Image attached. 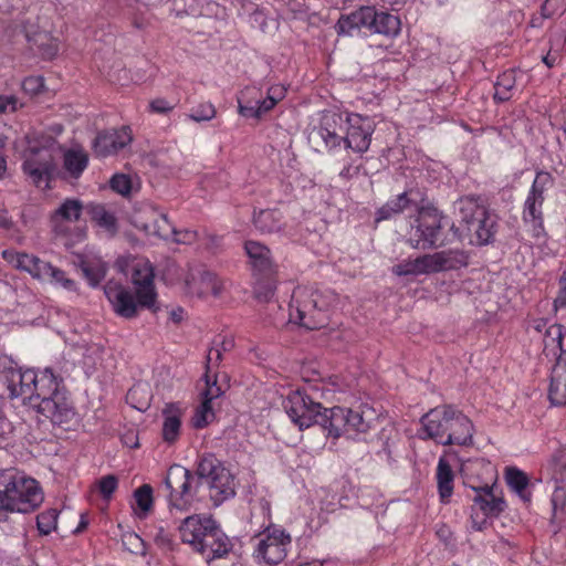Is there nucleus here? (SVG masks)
Here are the masks:
<instances>
[{"mask_svg": "<svg viewBox=\"0 0 566 566\" xmlns=\"http://www.w3.org/2000/svg\"><path fill=\"white\" fill-rule=\"evenodd\" d=\"M458 224L452 222L457 242L468 241L473 245H485L493 241L497 218L491 212L481 196H464L457 201Z\"/></svg>", "mask_w": 566, "mask_h": 566, "instance_id": "obj_1", "label": "nucleus"}, {"mask_svg": "<svg viewBox=\"0 0 566 566\" xmlns=\"http://www.w3.org/2000/svg\"><path fill=\"white\" fill-rule=\"evenodd\" d=\"M423 439L442 446H469L473 440V423L460 410L444 405L432 408L421 418Z\"/></svg>", "mask_w": 566, "mask_h": 566, "instance_id": "obj_2", "label": "nucleus"}, {"mask_svg": "<svg viewBox=\"0 0 566 566\" xmlns=\"http://www.w3.org/2000/svg\"><path fill=\"white\" fill-rule=\"evenodd\" d=\"M39 394L33 398L30 408L53 424L69 423L75 417V410L63 385V379L51 374L42 378Z\"/></svg>", "mask_w": 566, "mask_h": 566, "instance_id": "obj_3", "label": "nucleus"}, {"mask_svg": "<svg viewBox=\"0 0 566 566\" xmlns=\"http://www.w3.org/2000/svg\"><path fill=\"white\" fill-rule=\"evenodd\" d=\"M0 367V396L21 399L29 408L40 391L42 378H49L53 373L49 367L22 370L12 359H3Z\"/></svg>", "mask_w": 566, "mask_h": 566, "instance_id": "obj_4", "label": "nucleus"}, {"mask_svg": "<svg viewBox=\"0 0 566 566\" xmlns=\"http://www.w3.org/2000/svg\"><path fill=\"white\" fill-rule=\"evenodd\" d=\"M462 471L468 476L467 484L475 492L472 497L474 509L485 516L504 511V501L494 494L495 469L491 462L484 459L469 461L463 464Z\"/></svg>", "mask_w": 566, "mask_h": 566, "instance_id": "obj_5", "label": "nucleus"}, {"mask_svg": "<svg viewBox=\"0 0 566 566\" xmlns=\"http://www.w3.org/2000/svg\"><path fill=\"white\" fill-rule=\"evenodd\" d=\"M408 242L415 249H438L457 242L452 223L438 211L421 209L408 233Z\"/></svg>", "mask_w": 566, "mask_h": 566, "instance_id": "obj_6", "label": "nucleus"}, {"mask_svg": "<svg viewBox=\"0 0 566 566\" xmlns=\"http://www.w3.org/2000/svg\"><path fill=\"white\" fill-rule=\"evenodd\" d=\"M366 29L371 33L396 36L400 31L397 15L378 11L374 7H361L347 15H342L336 23L338 34H352L354 30Z\"/></svg>", "mask_w": 566, "mask_h": 566, "instance_id": "obj_7", "label": "nucleus"}, {"mask_svg": "<svg viewBox=\"0 0 566 566\" xmlns=\"http://www.w3.org/2000/svg\"><path fill=\"white\" fill-rule=\"evenodd\" d=\"M328 302L321 298L310 285H297L290 304V322L306 329H318L326 324Z\"/></svg>", "mask_w": 566, "mask_h": 566, "instance_id": "obj_8", "label": "nucleus"}, {"mask_svg": "<svg viewBox=\"0 0 566 566\" xmlns=\"http://www.w3.org/2000/svg\"><path fill=\"white\" fill-rule=\"evenodd\" d=\"M113 311L125 318H133L138 307L153 308L157 293L155 285H101Z\"/></svg>", "mask_w": 566, "mask_h": 566, "instance_id": "obj_9", "label": "nucleus"}, {"mask_svg": "<svg viewBox=\"0 0 566 566\" xmlns=\"http://www.w3.org/2000/svg\"><path fill=\"white\" fill-rule=\"evenodd\" d=\"M468 256L462 251H441L424 254L413 260H405L392 266L397 276L430 274L458 269L467 264Z\"/></svg>", "mask_w": 566, "mask_h": 566, "instance_id": "obj_10", "label": "nucleus"}, {"mask_svg": "<svg viewBox=\"0 0 566 566\" xmlns=\"http://www.w3.org/2000/svg\"><path fill=\"white\" fill-rule=\"evenodd\" d=\"M202 479L179 464L169 468L165 485L169 491L168 506L170 512L185 513L195 502L197 491Z\"/></svg>", "mask_w": 566, "mask_h": 566, "instance_id": "obj_11", "label": "nucleus"}, {"mask_svg": "<svg viewBox=\"0 0 566 566\" xmlns=\"http://www.w3.org/2000/svg\"><path fill=\"white\" fill-rule=\"evenodd\" d=\"M197 474L208 485L209 496L214 506H219L235 494L233 476L214 455L206 454L200 459Z\"/></svg>", "mask_w": 566, "mask_h": 566, "instance_id": "obj_12", "label": "nucleus"}, {"mask_svg": "<svg viewBox=\"0 0 566 566\" xmlns=\"http://www.w3.org/2000/svg\"><path fill=\"white\" fill-rule=\"evenodd\" d=\"M0 486H3L14 512H32L43 501L38 482L22 474H3L0 478Z\"/></svg>", "mask_w": 566, "mask_h": 566, "instance_id": "obj_13", "label": "nucleus"}, {"mask_svg": "<svg viewBox=\"0 0 566 566\" xmlns=\"http://www.w3.org/2000/svg\"><path fill=\"white\" fill-rule=\"evenodd\" d=\"M253 557L258 563L277 565L287 554L291 536L277 525H269L253 538Z\"/></svg>", "mask_w": 566, "mask_h": 566, "instance_id": "obj_14", "label": "nucleus"}, {"mask_svg": "<svg viewBox=\"0 0 566 566\" xmlns=\"http://www.w3.org/2000/svg\"><path fill=\"white\" fill-rule=\"evenodd\" d=\"M2 256L15 269L30 273L34 280L51 281L54 283H73L72 280L65 277L62 270L34 255L4 250Z\"/></svg>", "mask_w": 566, "mask_h": 566, "instance_id": "obj_15", "label": "nucleus"}, {"mask_svg": "<svg viewBox=\"0 0 566 566\" xmlns=\"http://www.w3.org/2000/svg\"><path fill=\"white\" fill-rule=\"evenodd\" d=\"M284 408L292 422L300 430H304L313 424H319L324 407L305 392L295 390L287 396Z\"/></svg>", "mask_w": 566, "mask_h": 566, "instance_id": "obj_16", "label": "nucleus"}, {"mask_svg": "<svg viewBox=\"0 0 566 566\" xmlns=\"http://www.w3.org/2000/svg\"><path fill=\"white\" fill-rule=\"evenodd\" d=\"M555 184L553 175L545 170H537L524 202L523 219L532 222L534 228L543 229V203L544 193Z\"/></svg>", "mask_w": 566, "mask_h": 566, "instance_id": "obj_17", "label": "nucleus"}, {"mask_svg": "<svg viewBox=\"0 0 566 566\" xmlns=\"http://www.w3.org/2000/svg\"><path fill=\"white\" fill-rule=\"evenodd\" d=\"M22 169L36 187L46 188L54 171L53 157L48 149H31Z\"/></svg>", "mask_w": 566, "mask_h": 566, "instance_id": "obj_18", "label": "nucleus"}, {"mask_svg": "<svg viewBox=\"0 0 566 566\" xmlns=\"http://www.w3.org/2000/svg\"><path fill=\"white\" fill-rule=\"evenodd\" d=\"M346 120L348 124L347 134L344 137L346 147L360 155L366 153L374 133L373 122L359 114H350Z\"/></svg>", "mask_w": 566, "mask_h": 566, "instance_id": "obj_19", "label": "nucleus"}, {"mask_svg": "<svg viewBox=\"0 0 566 566\" xmlns=\"http://www.w3.org/2000/svg\"><path fill=\"white\" fill-rule=\"evenodd\" d=\"M114 268L130 283H154L155 269L151 262L137 255H120L116 259Z\"/></svg>", "mask_w": 566, "mask_h": 566, "instance_id": "obj_20", "label": "nucleus"}, {"mask_svg": "<svg viewBox=\"0 0 566 566\" xmlns=\"http://www.w3.org/2000/svg\"><path fill=\"white\" fill-rule=\"evenodd\" d=\"M213 521L210 515L206 514H193L185 517L178 526L181 542L198 553L199 547L202 548V541L208 535Z\"/></svg>", "mask_w": 566, "mask_h": 566, "instance_id": "obj_21", "label": "nucleus"}, {"mask_svg": "<svg viewBox=\"0 0 566 566\" xmlns=\"http://www.w3.org/2000/svg\"><path fill=\"white\" fill-rule=\"evenodd\" d=\"M133 140L129 126H122L118 129L99 132L94 142L93 150L97 157H108L117 154Z\"/></svg>", "mask_w": 566, "mask_h": 566, "instance_id": "obj_22", "label": "nucleus"}, {"mask_svg": "<svg viewBox=\"0 0 566 566\" xmlns=\"http://www.w3.org/2000/svg\"><path fill=\"white\" fill-rule=\"evenodd\" d=\"M134 224L147 235L157 237L164 240L172 239L175 228L166 214L150 209L135 217Z\"/></svg>", "mask_w": 566, "mask_h": 566, "instance_id": "obj_23", "label": "nucleus"}, {"mask_svg": "<svg viewBox=\"0 0 566 566\" xmlns=\"http://www.w3.org/2000/svg\"><path fill=\"white\" fill-rule=\"evenodd\" d=\"M232 548L230 538L223 533L218 523L213 521L208 535L202 541V548L198 553L208 562L222 558Z\"/></svg>", "mask_w": 566, "mask_h": 566, "instance_id": "obj_24", "label": "nucleus"}, {"mask_svg": "<svg viewBox=\"0 0 566 566\" xmlns=\"http://www.w3.org/2000/svg\"><path fill=\"white\" fill-rule=\"evenodd\" d=\"M548 398L554 406L566 405V353L559 355L552 369Z\"/></svg>", "mask_w": 566, "mask_h": 566, "instance_id": "obj_25", "label": "nucleus"}, {"mask_svg": "<svg viewBox=\"0 0 566 566\" xmlns=\"http://www.w3.org/2000/svg\"><path fill=\"white\" fill-rule=\"evenodd\" d=\"M348 408L333 407L323 408L319 426L327 430L328 436L339 438L342 434H348Z\"/></svg>", "mask_w": 566, "mask_h": 566, "instance_id": "obj_26", "label": "nucleus"}, {"mask_svg": "<svg viewBox=\"0 0 566 566\" xmlns=\"http://www.w3.org/2000/svg\"><path fill=\"white\" fill-rule=\"evenodd\" d=\"M348 436L367 432L376 420V411L367 405H360L355 409L348 408Z\"/></svg>", "mask_w": 566, "mask_h": 566, "instance_id": "obj_27", "label": "nucleus"}, {"mask_svg": "<svg viewBox=\"0 0 566 566\" xmlns=\"http://www.w3.org/2000/svg\"><path fill=\"white\" fill-rule=\"evenodd\" d=\"M182 411L175 403L167 405L163 410V438L166 442H175L180 432Z\"/></svg>", "mask_w": 566, "mask_h": 566, "instance_id": "obj_28", "label": "nucleus"}, {"mask_svg": "<svg viewBox=\"0 0 566 566\" xmlns=\"http://www.w3.org/2000/svg\"><path fill=\"white\" fill-rule=\"evenodd\" d=\"M83 211V205L78 199H65L51 214V222L56 230L62 222L77 221Z\"/></svg>", "mask_w": 566, "mask_h": 566, "instance_id": "obj_29", "label": "nucleus"}, {"mask_svg": "<svg viewBox=\"0 0 566 566\" xmlns=\"http://www.w3.org/2000/svg\"><path fill=\"white\" fill-rule=\"evenodd\" d=\"M454 474L444 458H440L437 467V483L440 500L447 503L453 493Z\"/></svg>", "mask_w": 566, "mask_h": 566, "instance_id": "obj_30", "label": "nucleus"}, {"mask_svg": "<svg viewBox=\"0 0 566 566\" xmlns=\"http://www.w3.org/2000/svg\"><path fill=\"white\" fill-rule=\"evenodd\" d=\"M411 192L405 191L398 195L395 199L387 201L376 212V221L388 220L409 208L413 202L410 198Z\"/></svg>", "mask_w": 566, "mask_h": 566, "instance_id": "obj_31", "label": "nucleus"}, {"mask_svg": "<svg viewBox=\"0 0 566 566\" xmlns=\"http://www.w3.org/2000/svg\"><path fill=\"white\" fill-rule=\"evenodd\" d=\"M245 252L251 260L252 265L259 271H268L271 268V252L269 248L256 241H247Z\"/></svg>", "mask_w": 566, "mask_h": 566, "instance_id": "obj_32", "label": "nucleus"}, {"mask_svg": "<svg viewBox=\"0 0 566 566\" xmlns=\"http://www.w3.org/2000/svg\"><path fill=\"white\" fill-rule=\"evenodd\" d=\"M564 336V326L560 324L551 325L544 335V349L543 353L546 357H559L565 352L562 348Z\"/></svg>", "mask_w": 566, "mask_h": 566, "instance_id": "obj_33", "label": "nucleus"}, {"mask_svg": "<svg viewBox=\"0 0 566 566\" xmlns=\"http://www.w3.org/2000/svg\"><path fill=\"white\" fill-rule=\"evenodd\" d=\"M63 164L72 177L78 178L88 165V155L83 149H69L64 153Z\"/></svg>", "mask_w": 566, "mask_h": 566, "instance_id": "obj_34", "label": "nucleus"}, {"mask_svg": "<svg viewBox=\"0 0 566 566\" xmlns=\"http://www.w3.org/2000/svg\"><path fill=\"white\" fill-rule=\"evenodd\" d=\"M83 275L90 283H99L107 273V263L101 258L92 256L83 259L80 263Z\"/></svg>", "mask_w": 566, "mask_h": 566, "instance_id": "obj_35", "label": "nucleus"}, {"mask_svg": "<svg viewBox=\"0 0 566 566\" xmlns=\"http://www.w3.org/2000/svg\"><path fill=\"white\" fill-rule=\"evenodd\" d=\"M505 479L507 485L524 501H531V493L527 491L528 478L527 475L516 468H509L506 470Z\"/></svg>", "mask_w": 566, "mask_h": 566, "instance_id": "obj_36", "label": "nucleus"}, {"mask_svg": "<svg viewBox=\"0 0 566 566\" xmlns=\"http://www.w3.org/2000/svg\"><path fill=\"white\" fill-rule=\"evenodd\" d=\"M516 77L514 70H507L499 75L495 83L494 99L496 102H506L512 97V91L515 88Z\"/></svg>", "mask_w": 566, "mask_h": 566, "instance_id": "obj_37", "label": "nucleus"}, {"mask_svg": "<svg viewBox=\"0 0 566 566\" xmlns=\"http://www.w3.org/2000/svg\"><path fill=\"white\" fill-rule=\"evenodd\" d=\"M552 520L559 525L566 523V490L564 486L555 485L552 494Z\"/></svg>", "mask_w": 566, "mask_h": 566, "instance_id": "obj_38", "label": "nucleus"}, {"mask_svg": "<svg viewBox=\"0 0 566 566\" xmlns=\"http://www.w3.org/2000/svg\"><path fill=\"white\" fill-rule=\"evenodd\" d=\"M253 223L262 233H272L281 228L277 213L273 210H261L254 214Z\"/></svg>", "mask_w": 566, "mask_h": 566, "instance_id": "obj_39", "label": "nucleus"}, {"mask_svg": "<svg viewBox=\"0 0 566 566\" xmlns=\"http://www.w3.org/2000/svg\"><path fill=\"white\" fill-rule=\"evenodd\" d=\"M186 293L191 298L210 302L222 294V285H185Z\"/></svg>", "mask_w": 566, "mask_h": 566, "instance_id": "obj_40", "label": "nucleus"}, {"mask_svg": "<svg viewBox=\"0 0 566 566\" xmlns=\"http://www.w3.org/2000/svg\"><path fill=\"white\" fill-rule=\"evenodd\" d=\"M92 220L95 221L99 227L105 228L109 232L116 231V218L113 213L108 212L104 206L95 205L90 210Z\"/></svg>", "mask_w": 566, "mask_h": 566, "instance_id": "obj_41", "label": "nucleus"}, {"mask_svg": "<svg viewBox=\"0 0 566 566\" xmlns=\"http://www.w3.org/2000/svg\"><path fill=\"white\" fill-rule=\"evenodd\" d=\"M214 419V411L212 405L208 401L202 400L200 406L196 409L192 417V424L197 429L205 428Z\"/></svg>", "mask_w": 566, "mask_h": 566, "instance_id": "obj_42", "label": "nucleus"}, {"mask_svg": "<svg viewBox=\"0 0 566 566\" xmlns=\"http://www.w3.org/2000/svg\"><path fill=\"white\" fill-rule=\"evenodd\" d=\"M57 511L54 509L42 512L36 517L38 530L41 534L48 535L56 528Z\"/></svg>", "mask_w": 566, "mask_h": 566, "instance_id": "obj_43", "label": "nucleus"}, {"mask_svg": "<svg viewBox=\"0 0 566 566\" xmlns=\"http://www.w3.org/2000/svg\"><path fill=\"white\" fill-rule=\"evenodd\" d=\"M123 545L133 554L144 555L146 553L144 539L134 532H127L122 536Z\"/></svg>", "mask_w": 566, "mask_h": 566, "instance_id": "obj_44", "label": "nucleus"}, {"mask_svg": "<svg viewBox=\"0 0 566 566\" xmlns=\"http://www.w3.org/2000/svg\"><path fill=\"white\" fill-rule=\"evenodd\" d=\"M117 486H118V480L113 474L102 476L96 482V488H97L99 494L103 496V499H105L107 501L112 497V495L116 491Z\"/></svg>", "mask_w": 566, "mask_h": 566, "instance_id": "obj_45", "label": "nucleus"}, {"mask_svg": "<svg viewBox=\"0 0 566 566\" xmlns=\"http://www.w3.org/2000/svg\"><path fill=\"white\" fill-rule=\"evenodd\" d=\"M137 506L143 512H148L153 506V489L149 484H144L135 491Z\"/></svg>", "mask_w": 566, "mask_h": 566, "instance_id": "obj_46", "label": "nucleus"}, {"mask_svg": "<svg viewBox=\"0 0 566 566\" xmlns=\"http://www.w3.org/2000/svg\"><path fill=\"white\" fill-rule=\"evenodd\" d=\"M232 346L231 340H222L221 347L217 345V347L210 348L208 355H207V373L210 371V368L212 366H218L222 359V352L229 349Z\"/></svg>", "mask_w": 566, "mask_h": 566, "instance_id": "obj_47", "label": "nucleus"}, {"mask_svg": "<svg viewBox=\"0 0 566 566\" xmlns=\"http://www.w3.org/2000/svg\"><path fill=\"white\" fill-rule=\"evenodd\" d=\"M216 116V108L211 103H203L192 108L189 117L195 122L210 120Z\"/></svg>", "mask_w": 566, "mask_h": 566, "instance_id": "obj_48", "label": "nucleus"}, {"mask_svg": "<svg viewBox=\"0 0 566 566\" xmlns=\"http://www.w3.org/2000/svg\"><path fill=\"white\" fill-rule=\"evenodd\" d=\"M111 188L123 196L128 195L132 189L130 178L124 174H116L111 179Z\"/></svg>", "mask_w": 566, "mask_h": 566, "instance_id": "obj_49", "label": "nucleus"}, {"mask_svg": "<svg viewBox=\"0 0 566 566\" xmlns=\"http://www.w3.org/2000/svg\"><path fill=\"white\" fill-rule=\"evenodd\" d=\"M216 280V274L205 265H200L190 272V281L200 283H212Z\"/></svg>", "mask_w": 566, "mask_h": 566, "instance_id": "obj_50", "label": "nucleus"}, {"mask_svg": "<svg viewBox=\"0 0 566 566\" xmlns=\"http://www.w3.org/2000/svg\"><path fill=\"white\" fill-rule=\"evenodd\" d=\"M318 133L325 145L329 148L339 146L342 140H344V137L339 136L336 132L331 130L328 127H321Z\"/></svg>", "mask_w": 566, "mask_h": 566, "instance_id": "obj_51", "label": "nucleus"}, {"mask_svg": "<svg viewBox=\"0 0 566 566\" xmlns=\"http://www.w3.org/2000/svg\"><path fill=\"white\" fill-rule=\"evenodd\" d=\"M222 395V389L217 385V381L210 382L209 375L206 374V390L202 396L205 401L212 403V400L217 399Z\"/></svg>", "mask_w": 566, "mask_h": 566, "instance_id": "obj_52", "label": "nucleus"}, {"mask_svg": "<svg viewBox=\"0 0 566 566\" xmlns=\"http://www.w3.org/2000/svg\"><path fill=\"white\" fill-rule=\"evenodd\" d=\"M198 238V233L195 230H176L172 234V241L176 243H182V244H191L193 243Z\"/></svg>", "mask_w": 566, "mask_h": 566, "instance_id": "obj_53", "label": "nucleus"}, {"mask_svg": "<svg viewBox=\"0 0 566 566\" xmlns=\"http://www.w3.org/2000/svg\"><path fill=\"white\" fill-rule=\"evenodd\" d=\"M22 88L30 94H38L43 88V78L41 76H29L22 82Z\"/></svg>", "mask_w": 566, "mask_h": 566, "instance_id": "obj_54", "label": "nucleus"}, {"mask_svg": "<svg viewBox=\"0 0 566 566\" xmlns=\"http://www.w3.org/2000/svg\"><path fill=\"white\" fill-rule=\"evenodd\" d=\"M149 108L154 113L166 114L174 109V105L165 98H155L149 103Z\"/></svg>", "mask_w": 566, "mask_h": 566, "instance_id": "obj_55", "label": "nucleus"}, {"mask_svg": "<svg viewBox=\"0 0 566 566\" xmlns=\"http://www.w3.org/2000/svg\"><path fill=\"white\" fill-rule=\"evenodd\" d=\"M155 543L161 548H170L172 544L171 535L165 531L163 527H159L154 535Z\"/></svg>", "mask_w": 566, "mask_h": 566, "instance_id": "obj_56", "label": "nucleus"}, {"mask_svg": "<svg viewBox=\"0 0 566 566\" xmlns=\"http://www.w3.org/2000/svg\"><path fill=\"white\" fill-rule=\"evenodd\" d=\"M19 99L13 96L0 95V113L15 112L18 109Z\"/></svg>", "mask_w": 566, "mask_h": 566, "instance_id": "obj_57", "label": "nucleus"}, {"mask_svg": "<svg viewBox=\"0 0 566 566\" xmlns=\"http://www.w3.org/2000/svg\"><path fill=\"white\" fill-rule=\"evenodd\" d=\"M14 512L10 500L4 491V489H0V521H3L8 517L9 513Z\"/></svg>", "mask_w": 566, "mask_h": 566, "instance_id": "obj_58", "label": "nucleus"}, {"mask_svg": "<svg viewBox=\"0 0 566 566\" xmlns=\"http://www.w3.org/2000/svg\"><path fill=\"white\" fill-rule=\"evenodd\" d=\"M12 424L0 409V443L12 433Z\"/></svg>", "mask_w": 566, "mask_h": 566, "instance_id": "obj_59", "label": "nucleus"}, {"mask_svg": "<svg viewBox=\"0 0 566 566\" xmlns=\"http://www.w3.org/2000/svg\"><path fill=\"white\" fill-rule=\"evenodd\" d=\"M258 286H259V289L254 292V294L259 301L266 302L273 296V294H274L273 285H258Z\"/></svg>", "mask_w": 566, "mask_h": 566, "instance_id": "obj_60", "label": "nucleus"}, {"mask_svg": "<svg viewBox=\"0 0 566 566\" xmlns=\"http://www.w3.org/2000/svg\"><path fill=\"white\" fill-rule=\"evenodd\" d=\"M555 482L566 483V449L562 453L558 470L556 471L555 474Z\"/></svg>", "mask_w": 566, "mask_h": 566, "instance_id": "obj_61", "label": "nucleus"}, {"mask_svg": "<svg viewBox=\"0 0 566 566\" xmlns=\"http://www.w3.org/2000/svg\"><path fill=\"white\" fill-rule=\"evenodd\" d=\"M239 113L244 116V117H260L261 116V112H260V108L258 107V104L255 103V105H242V104H239Z\"/></svg>", "mask_w": 566, "mask_h": 566, "instance_id": "obj_62", "label": "nucleus"}, {"mask_svg": "<svg viewBox=\"0 0 566 566\" xmlns=\"http://www.w3.org/2000/svg\"><path fill=\"white\" fill-rule=\"evenodd\" d=\"M268 96L277 103L285 96V87L282 85H273L269 88Z\"/></svg>", "mask_w": 566, "mask_h": 566, "instance_id": "obj_63", "label": "nucleus"}, {"mask_svg": "<svg viewBox=\"0 0 566 566\" xmlns=\"http://www.w3.org/2000/svg\"><path fill=\"white\" fill-rule=\"evenodd\" d=\"M542 61L547 67L552 69L559 63L560 55L558 51H548L546 55H543Z\"/></svg>", "mask_w": 566, "mask_h": 566, "instance_id": "obj_64", "label": "nucleus"}]
</instances>
